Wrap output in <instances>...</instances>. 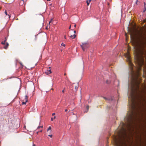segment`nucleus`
Here are the masks:
<instances>
[{
	"label": "nucleus",
	"mask_w": 146,
	"mask_h": 146,
	"mask_svg": "<svg viewBox=\"0 0 146 146\" xmlns=\"http://www.w3.org/2000/svg\"><path fill=\"white\" fill-rule=\"evenodd\" d=\"M138 75H134L132 74L131 76V85L132 86L131 91V92L130 95L128 97L129 99V116L128 118V120L131 119L134 113L135 110H137V106L138 105V104L135 101L136 97L134 93L133 87L134 85H136L139 88L138 85L139 82L138 81Z\"/></svg>",
	"instance_id": "f257e3e1"
},
{
	"label": "nucleus",
	"mask_w": 146,
	"mask_h": 146,
	"mask_svg": "<svg viewBox=\"0 0 146 146\" xmlns=\"http://www.w3.org/2000/svg\"><path fill=\"white\" fill-rule=\"evenodd\" d=\"M125 125V124L123 122L121 123L120 124V126H121V130L122 131V132L121 135L119 136V137L121 139L123 138L124 139H125L127 137V130L124 128Z\"/></svg>",
	"instance_id": "f03ea898"
},
{
	"label": "nucleus",
	"mask_w": 146,
	"mask_h": 146,
	"mask_svg": "<svg viewBox=\"0 0 146 146\" xmlns=\"http://www.w3.org/2000/svg\"><path fill=\"white\" fill-rule=\"evenodd\" d=\"M135 110L134 111V113L131 119H130L129 120H128V118L129 116V115L127 116L126 117H125L124 119V120L126 121L128 123L127 126L128 127V129L129 131L130 130V127L132 123L133 122V120H134V119H135L134 118L135 117H134V114L135 113H135Z\"/></svg>",
	"instance_id": "7ed1b4c3"
},
{
	"label": "nucleus",
	"mask_w": 146,
	"mask_h": 146,
	"mask_svg": "<svg viewBox=\"0 0 146 146\" xmlns=\"http://www.w3.org/2000/svg\"><path fill=\"white\" fill-rule=\"evenodd\" d=\"M136 47V50L137 53V55H138L139 53H140L141 54H143L144 53V50H145L143 46L139 44H137Z\"/></svg>",
	"instance_id": "20e7f679"
},
{
	"label": "nucleus",
	"mask_w": 146,
	"mask_h": 146,
	"mask_svg": "<svg viewBox=\"0 0 146 146\" xmlns=\"http://www.w3.org/2000/svg\"><path fill=\"white\" fill-rule=\"evenodd\" d=\"M123 142L121 141V140L117 141L116 137L114 138V146H126L125 144L123 145Z\"/></svg>",
	"instance_id": "39448f33"
},
{
	"label": "nucleus",
	"mask_w": 146,
	"mask_h": 146,
	"mask_svg": "<svg viewBox=\"0 0 146 146\" xmlns=\"http://www.w3.org/2000/svg\"><path fill=\"white\" fill-rule=\"evenodd\" d=\"M81 46L83 51H85L86 49L89 46L87 42H83L80 45Z\"/></svg>",
	"instance_id": "423d86ee"
},
{
	"label": "nucleus",
	"mask_w": 146,
	"mask_h": 146,
	"mask_svg": "<svg viewBox=\"0 0 146 146\" xmlns=\"http://www.w3.org/2000/svg\"><path fill=\"white\" fill-rule=\"evenodd\" d=\"M127 28L128 29V31L130 33V35L131 38H133L134 37V33L133 30H132L131 29H129V27H128Z\"/></svg>",
	"instance_id": "0eeeda50"
},
{
	"label": "nucleus",
	"mask_w": 146,
	"mask_h": 146,
	"mask_svg": "<svg viewBox=\"0 0 146 146\" xmlns=\"http://www.w3.org/2000/svg\"><path fill=\"white\" fill-rule=\"evenodd\" d=\"M126 57L127 58V61L128 62L129 64L131 66H132L133 65V64L131 62L130 57L129 54L127 55V56H126Z\"/></svg>",
	"instance_id": "6e6552de"
},
{
	"label": "nucleus",
	"mask_w": 146,
	"mask_h": 146,
	"mask_svg": "<svg viewBox=\"0 0 146 146\" xmlns=\"http://www.w3.org/2000/svg\"><path fill=\"white\" fill-rule=\"evenodd\" d=\"M45 73L47 74H48L51 73L50 67L47 69V70L45 71Z\"/></svg>",
	"instance_id": "1a4fd4ad"
},
{
	"label": "nucleus",
	"mask_w": 146,
	"mask_h": 146,
	"mask_svg": "<svg viewBox=\"0 0 146 146\" xmlns=\"http://www.w3.org/2000/svg\"><path fill=\"white\" fill-rule=\"evenodd\" d=\"M137 61L138 62V64L139 66V69H140V68L141 67V66H142V64L141 63L140 61V60L138 58H137Z\"/></svg>",
	"instance_id": "9d476101"
},
{
	"label": "nucleus",
	"mask_w": 146,
	"mask_h": 146,
	"mask_svg": "<svg viewBox=\"0 0 146 146\" xmlns=\"http://www.w3.org/2000/svg\"><path fill=\"white\" fill-rule=\"evenodd\" d=\"M9 46V44L8 42L6 43V45H5L4 46V48L5 49H7Z\"/></svg>",
	"instance_id": "9b49d317"
},
{
	"label": "nucleus",
	"mask_w": 146,
	"mask_h": 146,
	"mask_svg": "<svg viewBox=\"0 0 146 146\" xmlns=\"http://www.w3.org/2000/svg\"><path fill=\"white\" fill-rule=\"evenodd\" d=\"M104 98L105 100H108L109 101H112L113 100V98H108L105 97H104Z\"/></svg>",
	"instance_id": "f8f14e48"
},
{
	"label": "nucleus",
	"mask_w": 146,
	"mask_h": 146,
	"mask_svg": "<svg viewBox=\"0 0 146 146\" xmlns=\"http://www.w3.org/2000/svg\"><path fill=\"white\" fill-rule=\"evenodd\" d=\"M76 35L75 34H74L70 36V37L72 38V39H74L76 37Z\"/></svg>",
	"instance_id": "ddd939ff"
},
{
	"label": "nucleus",
	"mask_w": 146,
	"mask_h": 146,
	"mask_svg": "<svg viewBox=\"0 0 146 146\" xmlns=\"http://www.w3.org/2000/svg\"><path fill=\"white\" fill-rule=\"evenodd\" d=\"M28 96L27 95H26L25 96V100L24 101H25L26 102H28Z\"/></svg>",
	"instance_id": "4468645a"
},
{
	"label": "nucleus",
	"mask_w": 146,
	"mask_h": 146,
	"mask_svg": "<svg viewBox=\"0 0 146 146\" xmlns=\"http://www.w3.org/2000/svg\"><path fill=\"white\" fill-rule=\"evenodd\" d=\"M90 1H91V0H89V1H87L86 3H87V5L88 6L89 5Z\"/></svg>",
	"instance_id": "2eb2a0df"
},
{
	"label": "nucleus",
	"mask_w": 146,
	"mask_h": 146,
	"mask_svg": "<svg viewBox=\"0 0 146 146\" xmlns=\"http://www.w3.org/2000/svg\"><path fill=\"white\" fill-rule=\"evenodd\" d=\"M5 15H8L9 16V18H10V16L9 15H7V12L6 10H5Z\"/></svg>",
	"instance_id": "dca6fc26"
},
{
	"label": "nucleus",
	"mask_w": 146,
	"mask_h": 146,
	"mask_svg": "<svg viewBox=\"0 0 146 146\" xmlns=\"http://www.w3.org/2000/svg\"><path fill=\"white\" fill-rule=\"evenodd\" d=\"M51 127L50 126L48 128L47 131H48L49 130H50V131H51Z\"/></svg>",
	"instance_id": "f3484780"
},
{
	"label": "nucleus",
	"mask_w": 146,
	"mask_h": 146,
	"mask_svg": "<svg viewBox=\"0 0 146 146\" xmlns=\"http://www.w3.org/2000/svg\"><path fill=\"white\" fill-rule=\"evenodd\" d=\"M86 108L87 110L86 111V112H87V111H88L89 109V106H87L86 107Z\"/></svg>",
	"instance_id": "a211bd4d"
},
{
	"label": "nucleus",
	"mask_w": 146,
	"mask_h": 146,
	"mask_svg": "<svg viewBox=\"0 0 146 146\" xmlns=\"http://www.w3.org/2000/svg\"><path fill=\"white\" fill-rule=\"evenodd\" d=\"M5 42L4 41H2L1 42V43L2 44L5 45Z\"/></svg>",
	"instance_id": "6ab92c4d"
},
{
	"label": "nucleus",
	"mask_w": 146,
	"mask_h": 146,
	"mask_svg": "<svg viewBox=\"0 0 146 146\" xmlns=\"http://www.w3.org/2000/svg\"><path fill=\"white\" fill-rule=\"evenodd\" d=\"M23 102H22V104L23 105V104H26V102H26L25 101H24V100H23Z\"/></svg>",
	"instance_id": "aec40b11"
},
{
	"label": "nucleus",
	"mask_w": 146,
	"mask_h": 146,
	"mask_svg": "<svg viewBox=\"0 0 146 146\" xmlns=\"http://www.w3.org/2000/svg\"><path fill=\"white\" fill-rule=\"evenodd\" d=\"M55 118H56V117H55V116L54 117V118H52H52H51V120L52 121H53V119H55Z\"/></svg>",
	"instance_id": "412c9836"
},
{
	"label": "nucleus",
	"mask_w": 146,
	"mask_h": 146,
	"mask_svg": "<svg viewBox=\"0 0 146 146\" xmlns=\"http://www.w3.org/2000/svg\"><path fill=\"white\" fill-rule=\"evenodd\" d=\"M110 82V81H109L108 80H107L106 81V83L107 84H109Z\"/></svg>",
	"instance_id": "4be33fe9"
},
{
	"label": "nucleus",
	"mask_w": 146,
	"mask_h": 146,
	"mask_svg": "<svg viewBox=\"0 0 146 146\" xmlns=\"http://www.w3.org/2000/svg\"><path fill=\"white\" fill-rule=\"evenodd\" d=\"M144 8H145V10H146V3H145Z\"/></svg>",
	"instance_id": "5701e85b"
},
{
	"label": "nucleus",
	"mask_w": 146,
	"mask_h": 146,
	"mask_svg": "<svg viewBox=\"0 0 146 146\" xmlns=\"http://www.w3.org/2000/svg\"><path fill=\"white\" fill-rule=\"evenodd\" d=\"M61 45L62 46H65V44H64L63 43H62Z\"/></svg>",
	"instance_id": "b1692460"
},
{
	"label": "nucleus",
	"mask_w": 146,
	"mask_h": 146,
	"mask_svg": "<svg viewBox=\"0 0 146 146\" xmlns=\"http://www.w3.org/2000/svg\"><path fill=\"white\" fill-rule=\"evenodd\" d=\"M5 40H4V41H5V42H6L7 40V38L6 37H5Z\"/></svg>",
	"instance_id": "393cba45"
},
{
	"label": "nucleus",
	"mask_w": 146,
	"mask_h": 146,
	"mask_svg": "<svg viewBox=\"0 0 146 146\" xmlns=\"http://www.w3.org/2000/svg\"><path fill=\"white\" fill-rule=\"evenodd\" d=\"M48 136H50V137H52V135H48Z\"/></svg>",
	"instance_id": "a878e982"
},
{
	"label": "nucleus",
	"mask_w": 146,
	"mask_h": 146,
	"mask_svg": "<svg viewBox=\"0 0 146 146\" xmlns=\"http://www.w3.org/2000/svg\"><path fill=\"white\" fill-rule=\"evenodd\" d=\"M52 20V19H51L50 21L49 22V24H50V23L51 22Z\"/></svg>",
	"instance_id": "bb28decb"
},
{
	"label": "nucleus",
	"mask_w": 146,
	"mask_h": 146,
	"mask_svg": "<svg viewBox=\"0 0 146 146\" xmlns=\"http://www.w3.org/2000/svg\"><path fill=\"white\" fill-rule=\"evenodd\" d=\"M133 66V65L132 66H131V68H131V69H132V72H133V68H132Z\"/></svg>",
	"instance_id": "cd10ccee"
},
{
	"label": "nucleus",
	"mask_w": 146,
	"mask_h": 146,
	"mask_svg": "<svg viewBox=\"0 0 146 146\" xmlns=\"http://www.w3.org/2000/svg\"><path fill=\"white\" fill-rule=\"evenodd\" d=\"M42 127V126H38V128H39L40 127Z\"/></svg>",
	"instance_id": "c85d7f7f"
},
{
	"label": "nucleus",
	"mask_w": 146,
	"mask_h": 146,
	"mask_svg": "<svg viewBox=\"0 0 146 146\" xmlns=\"http://www.w3.org/2000/svg\"><path fill=\"white\" fill-rule=\"evenodd\" d=\"M77 88H78V87H77L76 86H75V89H77Z\"/></svg>",
	"instance_id": "c756f323"
},
{
	"label": "nucleus",
	"mask_w": 146,
	"mask_h": 146,
	"mask_svg": "<svg viewBox=\"0 0 146 146\" xmlns=\"http://www.w3.org/2000/svg\"><path fill=\"white\" fill-rule=\"evenodd\" d=\"M55 115V113H53L52 114V115Z\"/></svg>",
	"instance_id": "7c9ffc66"
},
{
	"label": "nucleus",
	"mask_w": 146,
	"mask_h": 146,
	"mask_svg": "<svg viewBox=\"0 0 146 146\" xmlns=\"http://www.w3.org/2000/svg\"><path fill=\"white\" fill-rule=\"evenodd\" d=\"M76 31H74V34L76 33Z\"/></svg>",
	"instance_id": "2f4dec72"
},
{
	"label": "nucleus",
	"mask_w": 146,
	"mask_h": 146,
	"mask_svg": "<svg viewBox=\"0 0 146 146\" xmlns=\"http://www.w3.org/2000/svg\"><path fill=\"white\" fill-rule=\"evenodd\" d=\"M76 27V25L75 24L74 25V27L75 28Z\"/></svg>",
	"instance_id": "473e14b6"
},
{
	"label": "nucleus",
	"mask_w": 146,
	"mask_h": 146,
	"mask_svg": "<svg viewBox=\"0 0 146 146\" xmlns=\"http://www.w3.org/2000/svg\"><path fill=\"white\" fill-rule=\"evenodd\" d=\"M64 90H62V92L63 93H64Z\"/></svg>",
	"instance_id": "72a5a7b5"
},
{
	"label": "nucleus",
	"mask_w": 146,
	"mask_h": 146,
	"mask_svg": "<svg viewBox=\"0 0 146 146\" xmlns=\"http://www.w3.org/2000/svg\"><path fill=\"white\" fill-rule=\"evenodd\" d=\"M67 111H68V110H67V109H66V110H65V111L66 112Z\"/></svg>",
	"instance_id": "f704fd0d"
},
{
	"label": "nucleus",
	"mask_w": 146,
	"mask_h": 146,
	"mask_svg": "<svg viewBox=\"0 0 146 146\" xmlns=\"http://www.w3.org/2000/svg\"><path fill=\"white\" fill-rule=\"evenodd\" d=\"M33 146H36L35 145V144H33Z\"/></svg>",
	"instance_id": "c9c22d12"
},
{
	"label": "nucleus",
	"mask_w": 146,
	"mask_h": 146,
	"mask_svg": "<svg viewBox=\"0 0 146 146\" xmlns=\"http://www.w3.org/2000/svg\"><path fill=\"white\" fill-rule=\"evenodd\" d=\"M71 25H70L69 27V29H70L71 28Z\"/></svg>",
	"instance_id": "e433bc0d"
},
{
	"label": "nucleus",
	"mask_w": 146,
	"mask_h": 146,
	"mask_svg": "<svg viewBox=\"0 0 146 146\" xmlns=\"http://www.w3.org/2000/svg\"><path fill=\"white\" fill-rule=\"evenodd\" d=\"M64 75L65 76V75H66V73H64Z\"/></svg>",
	"instance_id": "4c0bfd02"
},
{
	"label": "nucleus",
	"mask_w": 146,
	"mask_h": 146,
	"mask_svg": "<svg viewBox=\"0 0 146 146\" xmlns=\"http://www.w3.org/2000/svg\"><path fill=\"white\" fill-rule=\"evenodd\" d=\"M42 130H41L40 131V132H41L42 131Z\"/></svg>",
	"instance_id": "58836bf2"
},
{
	"label": "nucleus",
	"mask_w": 146,
	"mask_h": 146,
	"mask_svg": "<svg viewBox=\"0 0 146 146\" xmlns=\"http://www.w3.org/2000/svg\"><path fill=\"white\" fill-rule=\"evenodd\" d=\"M47 1H50V0H47Z\"/></svg>",
	"instance_id": "ea45409f"
},
{
	"label": "nucleus",
	"mask_w": 146,
	"mask_h": 146,
	"mask_svg": "<svg viewBox=\"0 0 146 146\" xmlns=\"http://www.w3.org/2000/svg\"><path fill=\"white\" fill-rule=\"evenodd\" d=\"M1 9V7H0V10Z\"/></svg>",
	"instance_id": "a19ab883"
},
{
	"label": "nucleus",
	"mask_w": 146,
	"mask_h": 146,
	"mask_svg": "<svg viewBox=\"0 0 146 146\" xmlns=\"http://www.w3.org/2000/svg\"><path fill=\"white\" fill-rule=\"evenodd\" d=\"M64 38H66V36H64Z\"/></svg>",
	"instance_id": "79ce46f5"
}]
</instances>
